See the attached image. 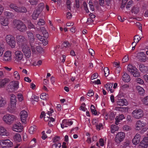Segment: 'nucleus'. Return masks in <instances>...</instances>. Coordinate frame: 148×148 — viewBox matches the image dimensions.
Wrapping results in <instances>:
<instances>
[{
	"label": "nucleus",
	"mask_w": 148,
	"mask_h": 148,
	"mask_svg": "<svg viewBox=\"0 0 148 148\" xmlns=\"http://www.w3.org/2000/svg\"><path fill=\"white\" fill-rule=\"evenodd\" d=\"M13 58L15 61L20 64L27 66L30 65L31 64L30 60H25L24 58L23 54L20 50H15Z\"/></svg>",
	"instance_id": "f257e3e1"
},
{
	"label": "nucleus",
	"mask_w": 148,
	"mask_h": 148,
	"mask_svg": "<svg viewBox=\"0 0 148 148\" xmlns=\"http://www.w3.org/2000/svg\"><path fill=\"white\" fill-rule=\"evenodd\" d=\"M12 25L14 28L16 29L21 32H24L27 29L25 25L20 20L16 19L14 20Z\"/></svg>",
	"instance_id": "f03ea898"
},
{
	"label": "nucleus",
	"mask_w": 148,
	"mask_h": 148,
	"mask_svg": "<svg viewBox=\"0 0 148 148\" xmlns=\"http://www.w3.org/2000/svg\"><path fill=\"white\" fill-rule=\"evenodd\" d=\"M9 6L10 9L17 13H24L27 11V10L25 7H18L16 4L14 3H11Z\"/></svg>",
	"instance_id": "7ed1b4c3"
},
{
	"label": "nucleus",
	"mask_w": 148,
	"mask_h": 148,
	"mask_svg": "<svg viewBox=\"0 0 148 148\" xmlns=\"http://www.w3.org/2000/svg\"><path fill=\"white\" fill-rule=\"evenodd\" d=\"M16 119L17 117L14 115L9 114L4 115L3 117V121L8 124H11Z\"/></svg>",
	"instance_id": "20e7f679"
},
{
	"label": "nucleus",
	"mask_w": 148,
	"mask_h": 148,
	"mask_svg": "<svg viewBox=\"0 0 148 148\" xmlns=\"http://www.w3.org/2000/svg\"><path fill=\"white\" fill-rule=\"evenodd\" d=\"M127 70L134 77H138L140 76L139 72L136 67L131 64H129L127 66Z\"/></svg>",
	"instance_id": "39448f33"
},
{
	"label": "nucleus",
	"mask_w": 148,
	"mask_h": 148,
	"mask_svg": "<svg viewBox=\"0 0 148 148\" xmlns=\"http://www.w3.org/2000/svg\"><path fill=\"white\" fill-rule=\"evenodd\" d=\"M22 51L25 56V60H30L29 58L31 55L30 47L27 45L23 46L22 48Z\"/></svg>",
	"instance_id": "423d86ee"
},
{
	"label": "nucleus",
	"mask_w": 148,
	"mask_h": 148,
	"mask_svg": "<svg viewBox=\"0 0 148 148\" xmlns=\"http://www.w3.org/2000/svg\"><path fill=\"white\" fill-rule=\"evenodd\" d=\"M125 134L123 132H119L117 133L114 139L115 142L117 144H119L124 139Z\"/></svg>",
	"instance_id": "0eeeda50"
},
{
	"label": "nucleus",
	"mask_w": 148,
	"mask_h": 148,
	"mask_svg": "<svg viewBox=\"0 0 148 148\" xmlns=\"http://www.w3.org/2000/svg\"><path fill=\"white\" fill-rule=\"evenodd\" d=\"M28 39L30 42V45L32 49V52L35 53L36 51L35 49V47L33 46L31 43L33 42L35 40L33 34L31 31H28L26 32Z\"/></svg>",
	"instance_id": "6e6552de"
},
{
	"label": "nucleus",
	"mask_w": 148,
	"mask_h": 148,
	"mask_svg": "<svg viewBox=\"0 0 148 148\" xmlns=\"http://www.w3.org/2000/svg\"><path fill=\"white\" fill-rule=\"evenodd\" d=\"M6 40L8 44L10 45L12 48L15 47L16 42L14 38L11 35H8L5 37Z\"/></svg>",
	"instance_id": "1a4fd4ad"
},
{
	"label": "nucleus",
	"mask_w": 148,
	"mask_h": 148,
	"mask_svg": "<svg viewBox=\"0 0 148 148\" xmlns=\"http://www.w3.org/2000/svg\"><path fill=\"white\" fill-rule=\"evenodd\" d=\"M0 145L3 148L10 147L13 146L12 143L9 139L0 140Z\"/></svg>",
	"instance_id": "9d476101"
},
{
	"label": "nucleus",
	"mask_w": 148,
	"mask_h": 148,
	"mask_svg": "<svg viewBox=\"0 0 148 148\" xmlns=\"http://www.w3.org/2000/svg\"><path fill=\"white\" fill-rule=\"evenodd\" d=\"M132 116L136 119H139L142 117L144 115L143 111L140 109H136L132 112Z\"/></svg>",
	"instance_id": "9b49d317"
},
{
	"label": "nucleus",
	"mask_w": 148,
	"mask_h": 148,
	"mask_svg": "<svg viewBox=\"0 0 148 148\" xmlns=\"http://www.w3.org/2000/svg\"><path fill=\"white\" fill-rule=\"evenodd\" d=\"M20 115L21 121L22 123L25 124V123L28 116L27 112L25 110H23L20 112Z\"/></svg>",
	"instance_id": "f8f14e48"
},
{
	"label": "nucleus",
	"mask_w": 148,
	"mask_h": 148,
	"mask_svg": "<svg viewBox=\"0 0 148 148\" xmlns=\"http://www.w3.org/2000/svg\"><path fill=\"white\" fill-rule=\"evenodd\" d=\"M12 52L10 50L5 51L3 55V60L6 62H10L12 60Z\"/></svg>",
	"instance_id": "ddd939ff"
},
{
	"label": "nucleus",
	"mask_w": 148,
	"mask_h": 148,
	"mask_svg": "<svg viewBox=\"0 0 148 148\" xmlns=\"http://www.w3.org/2000/svg\"><path fill=\"white\" fill-rule=\"evenodd\" d=\"M23 127L21 123H18L14 124L12 127V130L17 132H21L23 130Z\"/></svg>",
	"instance_id": "4468645a"
},
{
	"label": "nucleus",
	"mask_w": 148,
	"mask_h": 148,
	"mask_svg": "<svg viewBox=\"0 0 148 148\" xmlns=\"http://www.w3.org/2000/svg\"><path fill=\"white\" fill-rule=\"evenodd\" d=\"M137 57L141 62H145L147 61L148 58L143 52H139L137 53Z\"/></svg>",
	"instance_id": "2eb2a0df"
},
{
	"label": "nucleus",
	"mask_w": 148,
	"mask_h": 148,
	"mask_svg": "<svg viewBox=\"0 0 148 148\" xmlns=\"http://www.w3.org/2000/svg\"><path fill=\"white\" fill-rule=\"evenodd\" d=\"M146 124L145 123L140 120L137 121L135 125V128L136 130H140L143 127L146 126Z\"/></svg>",
	"instance_id": "dca6fc26"
},
{
	"label": "nucleus",
	"mask_w": 148,
	"mask_h": 148,
	"mask_svg": "<svg viewBox=\"0 0 148 148\" xmlns=\"http://www.w3.org/2000/svg\"><path fill=\"white\" fill-rule=\"evenodd\" d=\"M73 123V122L67 119H64L61 123V126L62 128L63 129L64 127H66L68 126H70Z\"/></svg>",
	"instance_id": "f3484780"
},
{
	"label": "nucleus",
	"mask_w": 148,
	"mask_h": 148,
	"mask_svg": "<svg viewBox=\"0 0 148 148\" xmlns=\"http://www.w3.org/2000/svg\"><path fill=\"white\" fill-rule=\"evenodd\" d=\"M9 19L7 17L2 16L0 17V24L1 25L8 26L9 24Z\"/></svg>",
	"instance_id": "a211bd4d"
},
{
	"label": "nucleus",
	"mask_w": 148,
	"mask_h": 148,
	"mask_svg": "<svg viewBox=\"0 0 148 148\" xmlns=\"http://www.w3.org/2000/svg\"><path fill=\"white\" fill-rule=\"evenodd\" d=\"M16 104L10 103L7 108V110L10 113L15 112L16 109Z\"/></svg>",
	"instance_id": "6ab92c4d"
},
{
	"label": "nucleus",
	"mask_w": 148,
	"mask_h": 148,
	"mask_svg": "<svg viewBox=\"0 0 148 148\" xmlns=\"http://www.w3.org/2000/svg\"><path fill=\"white\" fill-rule=\"evenodd\" d=\"M140 146L144 148L148 147V137H144L140 143Z\"/></svg>",
	"instance_id": "aec40b11"
},
{
	"label": "nucleus",
	"mask_w": 148,
	"mask_h": 148,
	"mask_svg": "<svg viewBox=\"0 0 148 148\" xmlns=\"http://www.w3.org/2000/svg\"><path fill=\"white\" fill-rule=\"evenodd\" d=\"M141 136L138 134H137L132 140V143L135 145L138 144L140 142Z\"/></svg>",
	"instance_id": "412c9836"
},
{
	"label": "nucleus",
	"mask_w": 148,
	"mask_h": 148,
	"mask_svg": "<svg viewBox=\"0 0 148 148\" xmlns=\"http://www.w3.org/2000/svg\"><path fill=\"white\" fill-rule=\"evenodd\" d=\"M42 11V10L40 9V8H39L37 10H34L32 15L33 19L34 20L36 19Z\"/></svg>",
	"instance_id": "4be33fe9"
},
{
	"label": "nucleus",
	"mask_w": 148,
	"mask_h": 148,
	"mask_svg": "<svg viewBox=\"0 0 148 148\" xmlns=\"http://www.w3.org/2000/svg\"><path fill=\"white\" fill-rule=\"evenodd\" d=\"M117 104L118 105L121 106H127L128 102L126 99H119L117 102Z\"/></svg>",
	"instance_id": "5701e85b"
},
{
	"label": "nucleus",
	"mask_w": 148,
	"mask_h": 148,
	"mask_svg": "<svg viewBox=\"0 0 148 148\" xmlns=\"http://www.w3.org/2000/svg\"><path fill=\"white\" fill-rule=\"evenodd\" d=\"M125 119V117L124 115L123 114H120L116 116L115 118V123L116 125H118L119 122L122 121L123 120Z\"/></svg>",
	"instance_id": "b1692460"
},
{
	"label": "nucleus",
	"mask_w": 148,
	"mask_h": 148,
	"mask_svg": "<svg viewBox=\"0 0 148 148\" xmlns=\"http://www.w3.org/2000/svg\"><path fill=\"white\" fill-rule=\"evenodd\" d=\"M9 134L6 129L0 126V135L2 136H8Z\"/></svg>",
	"instance_id": "393cba45"
},
{
	"label": "nucleus",
	"mask_w": 148,
	"mask_h": 148,
	"mask_svg": "<svg viewBox=\"0 0 148 148\" xmlns=\"http://www.w3.org/2000/svg\"><path fill=\"white\" fill-rule=\"evenodd\" d=\"M140 70L144 73H147L148 72V67L141 64L139 65Z\"/></svg>",
	"instance_id": "a878e982"
},
{
	"label": "nucleus",
	"mask_w": 148,
	"mask_h": 148,
	"mask_svg": "<svg viewBox=\"0 0 148 148\" xmlns=\"http://www.w3.org/2000/svg\"><path fill=\"white\" fill-rule=\"evenodd\" d=\"M19 83L18 81H13L11 85L10 88L11 89L14 90H17L19 87Z\"/></svg>",
	"instance_id": "bb28decb"
},
{
	"label": "nucleus",
	"mask_w": 148,
	"mask_h": 148,
	"mask_svg": "<svg viewBox=\"0 0 148 148\" xmlns=\"http://www.w3.org/2000/svg\"><path fill=\"white\" fill-rule=\"evenodd\" d=\"M113 86V83H108L106 84L105 86L107 90L110 91L111 93H113L114 91V90L112 89Z\"/></svg>",
	"instance_id": "cd10ccee"
},
{
	"label": "nucleus",
	"mask_w": 148,
	"mask_h": 148,
	"mask_svg": "<svg viewBox=\"0 0 148 148\" xmlns=\"http://www.w3.org/2000/svg\"><path fill=\"white\" fill-rule=\"evenodd\" d=\"M25 40V38L23 36H18L16 37L17 43L19 44L23 43Z\"/></svg>",
	"instance_id": "c85d7f7f"
},
{
	"label": "nucleus",
	"mask_w": 148,
	"mask_h": 148,
	"mask_svg": "<svg viewBox=\"0 0 148 148\" xmlns=\"http://www.w3.org/2000/svg\"><path fill=\"white\" fill-rule=\"evenodd\" d=\"M122 80L125 82H129L130 81V77L126 73H124L123 76Z\"/></svg>",
	"instance_id": "c756f323"
},
{
	"label": "nucleus",
	"mask_w": 148,
	"mask_h": 148,
	"mask_svg": "<svg viewBox=\"0 0 148 148\" xmlns=\"http://www.w3.org/2000/svg\"><path fill=\"white\" fill-rule=\"evenodd\" d=\"M7 104V101L5 99L0 96V108L4 106Z\"/></svg>",
	"instance_id": "7c9ffc66"
},
{
	"label": "nucleus",
	"mask_w": 148,
	"mask_h": 148,
	"mask_svg": "<svg viewBox=\"0 0 148 148\" xmlns=\"http://www.w3.org/2000/svg\"><path fill=\"white\" fill-rule=\"evenodd\" d=\"M117 125H112L111 126V132L112 133H114L115 132L119 130V127Z\"/></svg>",
	"instance_id": "2f4dec72"
},
{
	"label": "nucleus",
	"mask_w": 148,
	"mask_h": 148,
	"mask_svg": "<svg viewBox=\"0 0 148 148\" xmlns=\"http://www.w3.org/2000/svg\"><path fill=\"white\" fill-rule=\"evenodd\" d=\"M103 115L105 116V119L106 120H107L109 119H112L114 117L113 114L110 113H108L107 112L103 113Z\"/></svg>",
	"instance_id": "473e14b6"
},
{
	"label": "nucleus",
	"mask_w": 148,
	"mask_h": 148,
	"mask_svg": "<svg viewBox=\"0 0 148 148\" xmlns=\"http://www.w3.org/2000/svg\"><path fill=\"white\" fill-rule=\"evenodd\" d=\"M16 102L17 100L16 96L13 94L11 95L10 103L16 104Z\"/></svg>",
	"instance_id": "72a5a7b5"
},
{
	"label": "nucleus",
	"mask_w": 148,
	"mask_h": 148,
	"mask_svg": "<svg viewBox=\"0 0 148 148\" xmlns=\"http://www.w3.org/2000/svg\"><path fill=\"white\" fill-rule=\"evenodd\" d=\"M8 80L6 78L0 79V88L3 87L8 82Z\"/></svg>",
	"instance_id": "f704fd0d"
},
{
	"label": "nucleus",
	"mask_w": 148,
	"mask_h": 148,
	"mask_svg": "<svg viewBox=\"0 0 148 148\" xmlns=\"http://www.w3.org/2000/svg\"><path fill=\"white\" fill-rule=\"evenodd\" d=\"M136 89L140 95H143L145 92V90L143 88L140 86H138L136 87Z\"/></svg>",
	"instance_id": "c9c22d12"
},
{
	"label": "nucleus",
	"mask_w": 148,
	"mask_h": 148,
	"mask_svg": "<svg viewBox=\"0 0 148 148\" xmlns=\"http://www.w3.org/2000/svg\"><path fill=\"white\" fill-rule=\"evenodd\" d=\"M139 11V8L137 6H134L131 10V12L132 13L134 14H137Z\"/></svg>",
	"instance_id": "e433bc0d"
},
{
	"label": "nucleus",
	"mask_w": 148,
	"mask_h": 148,
	"mask_svg": "<svg viewBox=\"0 0 148 148\" xmlns=\"http://www.w3.org/2000/svg\"><path fill=\"white\" fill-rule=\"evenodd\" d=\"M13 139L14 141L17 142H19L21 140V136L19 134L16 133L14 136Z\"/></svg>",
	"instance_id": "4c0bfd02"
},
{
	"label": "nucleus",
	"mask_w": 148,
	"mask_h": 148,
	"mask_svg": "<svg viewBox=\"0 0 148 148\" xmlns=\"http://www.w3.org/2000/svg\"><path fill=\"white\" fill-rule=\"evenodd\" d=\"M4 14L8 19L12 18L14 17L13 14L12 13L8 11L4 12Z\"/></svg>",
	"instance_id": "58836bf2"
},
{
	"label": "nucleus",
	"mask_w": 148,
	"mask_h": 148,
	"mask_svg": "<svg viewBox=\"0 0 148 148\" xmlns=\"http://www.w3.org/2000/svg\"><path fill=\"white\" fill-rule=\"evenodd\" d=\"M116 110L121 111L123 112H125L128 111L129 108L128 107H119L116 108Z\"/></svg>",
	"instance_id": "ea45409f"
},
{
	"label": "nucleus",
	"mask_w": 148,
	"mask_h": 148,
	"mask_svg": "<svg viewBox=\"0 0 148 148\" xmlns=\"http://www.w3.org/2000/svg\"><path fill=\"white\" fill-rule=\"evenodd\" d=\"M36 130V126H33L31 127L29 130V132L30 134H34Z\"/></svg>",
	"instance_id": "a19ab883"
},
{
	"label": "nucleus",
	"mask_w": 148,
	"mask_h": 148,
	"mask_svg": "<svg viewBox=\"0 0 148 148\" xmlns=\"http://www.w3.org/2000/svg\"><path fill=\"white\" fill-rule=\"evenodd\" d=\"M41 29L42 31V32L44 37L46 38H47L49 36V34L47 32L45 29L44 27H42Z\"/></svg>",
	"instance_id": "79ce46f5"
},
{
	"label": "nucleus",
	"mask_w": 148,
	"mask_h": 148,
	"mask_svg": "<svg viewBox=\"0 0 148 148\" xmlns=\"http://www.w3.org/2000/svg\"><path fill=\"white\" fill-rule=\"evenodd\" d=\"M141 38V37L138 35H137L135 36L134 37V42H135V43H136V44L138 42L139 40H140Z\"/></svg>",
	"instance_id": "37998d69"
},
{
	"label": "nucleus",
	"mask_w": 148,
	"mask_h": 148,
	"mask_svg": "<svg viewBox=\"0 0 148 148\" xmlns=\"http://www.w3.org/2000/svg\"><path fill=\"white\" fill-rule=\"evenodd\" d=\"M36 139L35 138H33L31 141L29 143L30 147H33L36 145Z\"/></svg>",
	"instance_id": "c03bdc74"
},
{
	"label": "nucleus",
	"mask_w": 148,
	"mask_h": 148,
	"mask_svg": "<svg viewBox=\"0 0 148 148\" xmlns=\"http://www.w3.org/2000/svg\"><path fill=\"white\" fill-rule=\"evenodd\" d=\"M4 50L3 44L2 43H0V57L2 56Z\"/></svg>",
	"instance_id": "a18cd8bd"
},
{
	"label": "nucleus",
	"mask_w": 148,
	"mask_h": 148,
	"mask_svg": "<svg viewBox=\"0 0 148 148\" xmlns=\"http://www.w3.org/2000/svg\"><path fill=\"white\" fill-rule=\"evenodd\" d=\"M13 76L16 79L18 80L20 79V75L18 71H15L13 73Z\"/></svg>",
	"instance_id": "49530a36"
},
{
	"label": "nucleus",
	"mask_w": 148,
	"mask_h": 148,
	"mask_svg": "<svg viewBox=\"0 0 148 148\" xmlns=\"http://www.w3.org/2000/svg\"><path fill=\"white\" fill-rule=\"evenodd\" d=\"M143 103L147 106H148V95L144 97L142 100Z\"/></svg>",
	"instance_id": "de8ad7c7"
},
{
	"label": "nucleus",
	"mask_w": 148,
	"mask_h": 148,
	"mask_svg": "<svg viewBox=\"0 0 148 148\" xmlns=\"http://www.w3.org/2000/svg\"><path fill=\"white\" fill-rule=\"evenodd\" d=\"M91 111L93 114L96 115L97 114V111L95 110V107L92 105L90 106Z\"/></svg>",
	"instance_id": "09e8293b"
},
{
	"label": "nucleus",
	"mask_w": 148,
	"mask_h": 148,
	"mask_svg": "<svg viewBox=\"0 0 148 148\" xmlns=\"http://www.w3.org/2000/svg\"><path fill=\"white\" fill-rule=\"evenodd\" d=\"M113 64L114 66L116 67V70H118V73H119L120 70V67L119 64L116 62H114Z\"/></svg>",
	"instance_id": "8fccbe9b"
},
{
	"label": "nucleus",
	"mask_w": 148,
	"mask_h": 148,
	"mask_svg": "<svg viewBox=\"0 0 148 148\" xmlns=\"http://www.w3.org/2000/svg\"><path fill=\"white\" fill-rule=\"evenodd\" d=\"M61 144L60 143L54 144L52 145V148H60Z\"/></svg>",
	"instance_id": "3c124183"
},
{
	"label": "nucleus",
	"mask_w": 148,
	"mask_h": 148,
	"mask_svg": "<svg viewBox=\"0 0 148 148\" xmlns=\"http://www.w3.org/2000/svg\"><path fill=\"white\" fill-rule=\"evenodd\" d=\"M136 81L140 85L143 84L144 83L143 80L139 78H136Z\"/></svg>",
	"instance_id": "603ef678"
},
{
	"label": "nucleus",
	"mask_w": 148,
	"mask_h": 148,
	"mask_svg": "<svg viewBox=\"0 0 148 148\" xmlns=\"http://www.w3.org/2000/svg\"><path fill=\"white\" fill-rule=\"evenodd\" d=\"M104 71L105 73V75L106 77L108 76L109 74V69L107 67H105L104 68Z\"/></svg>",
	"instance_id": "864d4df0"
},
{
	"label": "nucleus",
	"mask_w": 148,
	"mask_h": 148,
	"mask_svg": "<svg viewBox=\"0 0 148 148\" xmlns=\"http://www.w3.org/2000/svg\"><path fill=\"white\" fill-rule=\"evenodd\" d=\"M70 46V44L68 43V42L66 41H65L64 42L62 45H61V47L62 48H63L64 47H69Z\"/></svg>",
	"instance_id": "5fc2aeb1"
},
{
	"label": "nucleus",
	"mask_w": 148,
	"mask_h": 148,
	"mask_svg": "<svg viewBox=\"0 0 148 148\" xmlns=\"http://www.w3.org/2000/svg\"><path fill=\"white\" fill-rule=\"evenodd\" d=\"M37 52L40 53H42L43 52V49L40 46H37L36 48Z\"/></svg>",
	"instance_id": "6e6d98bb"
},
{
	"label": "nucleus",
	"mask_w": 148,
	"mask_h": 148,
	"mask_svg": "<svg viewBox=\"0 0 148 148\" xmlns=\"http://www.w3.org/2000/svg\"><path fill=\"white\" fill-rule=\"evenodd\" d=\"M40 98L43 100H46L47 98V95L45 93H43L40 95Z\"/></svg>",
	"instance_id": "4d7b16f0"
},
{
	"label": "nucleus",
	"mask_w": 148,
	"mask_h": 148,
	"mask_svg": "<svg viewBox=\"0 0 148 148\" xmlns=\"http://www.w3.org/2000/svg\"><path fill=\"white\" fill-rule=\"evenodd\" d=\"M123 129L124 130L127 131L131 130V128L130 126L126 125L123 126Z\"/></svg>",
	"instance_id": "13d9d810"
},
{
	"label": "nucleus",
	"mask_w": 148,
	"mask_h": 148,
	"mask_svg": "<svg viewBox=\"0 0 148 148\" xmlns=\"http://www.w3.org/2000/svg\"><path fill=\"white\" fill-rule=\"evenodd\" d=\"M37 24L39 25H43L45 24V22L43 20L40 19L38 22Z\"/></svg>",
	"instance_id": "bf43d9fd"
},
{
	"label": "nucleus",
	"mask_w": 148,
	"mask_h": 148,
	"mask_svg": "<svg viewBox=\"0 0 148 148\" xmlns=\"http://www.w3.org/2000/svg\"><path fill=\"white\" fill-rule=\"evenodd\" d=\"M29 2L32 5H36L38 3L37 0H29Z\"/></svg>",
	"instance_id": "052dcab7"
},
{
	"label": "nucleus",
	"mask_w": 148,
	"mask_h": 148,
	"mask_svg": "<svg viewBox=\"0 0 148 148\" xmlns=\"http://www.w3.org/2000/svg\"><path fill=\"white\" fill-rule=\"evenodd\" d=\"M60 139V137L56 136L53 138L52 140L53 143H56Z\"/></svg>",
	"instance_id": "680f3d73"
},
{
	"label": "nucleus",
	"mask_w": 148,
	"mask_h": 148,
	"mask_svg": "<svg viewBox=\"0 0 148 148\" xmlns=\"http://www.w3.org/2000/svg\"><path fill=\"white\" fill-rule=\"evenodd\" d=\"M133 3V1L132 0L130 1L127 3V4L126 6V8L127 9H128L132 6V4Z\"/></svg>",
	"instance_id": "e2e57ef3"
},
{
	"label": "nucleus",
	"mask_w": 148,
	"mask_h": 148,
	"mask_svg": "<svg viewBox=\"0 0 148 148\" xmlns=\"http://www.w3.org/2000/svg\"><path fill=\"white\" fill-rule=\"evenodd\" d=\"M27 25L29 29H35L34 25L30 22H28Z\"/></svg>",
	"instance_id": "0e129e2a"
},
{
	"label": "nucleus",
	"mask_w": 148,
	"mask_h": 148,
	"mask_svg": "<svg viewBox=\"0 0 148 148\" xmlns=\"http://www.w3.org/2000/svg\"><path fill=\"white\" fill-rule=\"evenodd\" d=\"M18 98L20 101H22L23 99V95L21 94H19L18 95Z\"/></svg>",
	"instance_id": "69168bd1"
},
{
	"label": "nucleus",
	"mask_w": 148,
	"mask_h": 148,
	"mask_svg": "<svg viewBox=\"0 0 148 148\" xmlns=\"http://www.w3.org/2000/svg\"><path fill=\"white\" fill-rule=\"evenodd\" d=\"M130 143V142L129 140H127L124 143L123 145V147L125 148L127 146H128L129 145V144Z\"/></svg>",
	"instance_id": "338daca9"
},
{
	"label": "nucleus",
	"mask_w": 148,
	"mask_h": 148,
	"mask_svg": "<svg viewBox=\"0 0 148 148\" xmlns=\"http://www.w3.org/2000/svg\"><path fill=\"white\" fill-rule=\"evenodd\" d=\"M36 36L40 41H43L44 38L43 37L41 36L39 34H37L36 35Z\"/></svg>",
	"instance_id": "774afa93"
}]
</instances>
